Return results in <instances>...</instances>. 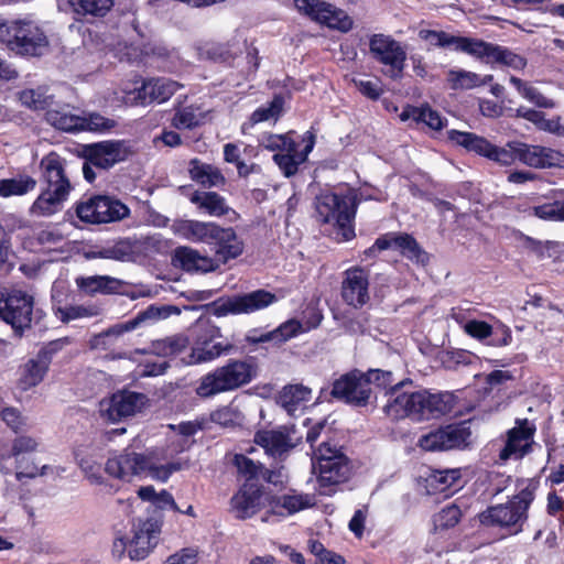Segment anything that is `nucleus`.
<instances>
[{"mask_svg":"<svg viewBox=\"0 0 564 564\" xmlns=\"http://www.w3.org/2000/svg\"><path fill=\"white\" fill-rule=\"evenodd\" d=\"M403 382H397L390 399L383 406L384 413L392 420L411 417L416 421L436 419L449 413L456 403L452 392L430 393L426 390L403 391Z\"/></svg>","mask_w":564,"mask_h":564,"instance_id":"1","label":"nucleus"},{"mask_svg":"<svg viewBox=\"0 0 564 564\" xmlns=\"http://www.w3.org/2000/svg\"><path fill=\"white\" fill-rule=\"evenodd\" d=\"M40 171L45 188L30 207L33 216L48 217L64 207L74 189L66 159L56 152H50L40 161Z\"/></svg>","mask_w":564,"mask_h":564,"instance_id":"2","label":"nucleus"},{"mask_svg":"<svg viewBox=\"0 0 564 564\" xmlns=\"http://www.w3.org/2000/svg\"><path fill=\"white\" fill-rule=\"evenodd\" d=\"M538 481L530 479L527 485L505 503L488 507L479 513L478 519L482 525L496 527L518 534L529 518V509L535 498Z\"/></svg>","mask_w":564,"mask_h":564,"instance_id":"3","label":"nucleus"},{"mask_svg":"<svg viewBox=\"0 0 564 564\" xmlns=\"http://www.w3.org/2000/svg\"><path fill=\"white\" fill-rule=\"evenodd\" d=\"M356 208L355 196L350 193L341 195L325 192L315 198L317 220L334 226L337 242H346L355 237L352 223Z\"/></svg>","mask_w":564,"mask_h":564,"instance_id":"4","label":"nucleus"},{"mask_svg":"<svg viewBox=\"0 0 564 564\" xmlns=\"http://www.w3.org/2000/svg\"><path fill=\"white\" fill-rule=\"evenodd\" d=\"M0 43L22 56H40L48 46L42 28L28 18L0 21Z\"/></svg>","mask_w":564,"mask_h":564,"instance_id":"5","label":"nucleus"},{"mask_svg":"<svg viewBox=\"0 0 564 564\" xmlns=\"http://www.w3.org/2000/svg\"><path fill=\"white\" fill-rule=\"evenodd\" d=\"M253 376L254 369L249 361L231 359L226 365L204 375L197 381L195 393L202 399L213 398L248 384Z\"/></svg>","mask_w":564,"mask_h":564,"instance_id":"6","label":"nucleus"},{"mask_svg":"<svg viewBox=\"0 0 564 564\" xmlns=\"http://www.w3.org/2000/svg\"><path fill=\"white\" fill-rule=\"evenodd\" d=\"M313 468L317 470V481L323 495H330L334 486L347 481L351 475L348 457L326 442L315 451Z\"/></svg>","mask_w":564,"mask_h":564,"instance_id":"7","label":"nucleus"},{"mask_svg":"<svg viewBox=\"0 0 564 564\" xmlns=\"http://www.w3.org/2000/svg\"><path fill=\"white\" fill-rule=\"evenodd\" d=\"M242 249H176L172 258L175 267L188 272H210L229 259L241 254Z\"/></svg>","mask_w":564,"mask_h":564,"instance_id":"8","label":"nucleus"},{"mask_svg":"<svg viewBox=\"0 0 564 564\" xmlns=\"http://www.w3.org/2000/svg\"><path fill=\"white\" fill-rule=\"evenodd\" d=\"M78 218L88 224H108L129 216L130 209L119 199L107 195H94L76 206Z\"/></svg>","mask_w":564,"mask_h":564,"instance_id":"9","label":"nucleus"},{"mask_svg":"<svg viewBox=\"0 0 564 564\" xmlns=\"http://www.w3.org/2000/svg\"><path fill=\"white\" fill-rule=\"evenodd\" d=\"M278 297L264 289H258L243 294L225 296L212 303L213 315L224 317L227 315L251 314L274 304Z\"/></svg>","mask_w":564,"mask_h":564,"instance_id":"10","label":"nucleus"},{"mask_svg":"<svg viewBox=\"0 0 564 564\" xmlns=\"http://www.w3.org/2000/svg\"><path fill=\"white\" fill-rule=\"evenodd\" d=\"M173 232L188 241L229 247L236 240L232 228H221L214 223L198 220H176L172 225Z\"/></svg>","mask_w":564,"mask_h":564,"instance_id":"11","label":"nucleus"},{"mask_svg":"<svg viewBox=\"0 0 564 564\" xmlns=\"http://www.w3.org/2000/svg\"><path fill=\"white\" fill-rule=\"evenodd\" d=\"M196 338L192 347L188 364L198 365L209 362L228 355L234 345L218 340L221 338L220 329L209 323H202L195 327Z\"/></svg>","mask_w":564,"mask_h":564,"instance_id":"12","label":"nucleus"},{"mask_svg":"<svg viewBox=\"0 0 564 564\" xmlns=\"http://www.w3.org/2000/svg\"><path fill=\"white\" fill-rule=\"evenodd\" d=\"M33 304V297L22 291L0 292V318L21 336L31 326Z\"/></svg>","mask_w":564,"mask_h":564,"instance_id":"13","label":"nucleus"},{"mask_svg":"<svg viewBox=\"0 0 564 564\" xmlns=\"http://www.w3.org/2000/svg\"><path fill=\"white\" fill-rule=\"evenodd\" d=\"M369 52L373 59L388 67L387 75L399 78L404 69L406 52L392 36L377 33L369 37Z\"/></svg>","mask_w":564,"mask_h":564,"instance_id":"14","label":"nucleus"},{"mask_svg":"<svg viewBox=\"0 0 564 564\" xmlns=\"http://www.w3.org/2000/svg\"><path fill=\"white\" fill-rule=\"evenodd\" d=\"M148 401V397L143 393L121 390L115 392L110 398L101 400L99 412L101 417L115 423L141 412Z\"/></svg>","mask_w":564,"mask_h":564,"instance_id":"15","label":"nucleus"},{"mask_svg":"<svg viewBox=\"0 0 564 564\" xmlns=\"http://www.w3.org/2000/svg\"><path fill=\"white\" fill-rule=\"evenodd\" d=\"M294 6L301 13L330 29L348 32L352 28V19L330 3L319 0H294Z\"/></svg>","mask_w":564,"mask_h":564,"instance_id":"16","label":"nucleus"},{"mask_svg":"<svg viewBox=\"0 0 564 564\" xmlns=\"http://www.w3.org/2000/svg\"><path fill=\"white\" fill-rule=\"evenodd\" d=\"M471 436L467 422L451 424L433 431L420 438V446L425 451H448L463 448L469 444Z\"/></svg>","mask_w":564,"mask_h":564,"instance_id":"17","label":"nucleus"},{"mask_svg":"<svg viewBox=\"0 0 564 564\" xmlns=\"http://www.w3.org/2000/svg\"><path fill=\"white\" fill-rule=\"evenodd\" d=\"M330 394L345 403L365 406L371 397V388L364 379V372L352 370L334 381Z\"/></svg>","mask_w":564,"mask_h":564,"instance_id":"18","label":"nucleus"},{"mask_svg":"<svg viewBox=\"0 0 564 564\" xmlns=\"http://www.w3.org/2000/svg\"><path fill=\"white\" fill-rule=\"evenodd\" d=\"M108 475L123 481H131L133 477L149 474L151 476V460L148 456L131 448L108 458L105 467Z\"/></svg>","mask_w":564,"mask_h":564,"instance_id":"19","label":"nucleus"},{"mask_svg":"<svg viewBox=\"0 0 564 564\" xmlns=\"http://www.w3.org/2000/svg\"><path fill=\"white\" fill-rule=\"evenodd\" d=\"M161 528V523L152 518L133 523V535L129 539V558L131 561H142L152 553L159 543Z\"/></svg>","mask_w":564,"mask_h":564,"instance_id":"20","label":"nucleus"},{"mask_svg":"<svg viewBox=\"0 0 564 564\" xmlns=\"http://www.w3.org/2000/svg\"><path fill=\"white\" fill-rule=\"evenodd\" d=\"M132 152V147L126 140L101 141L88 145L85 150L86 160L102 170L127 160Z\"/></svg>","mask_w":564,"mask_h":564,"instance_id":"21","label":"nucleus"},{"mask_svg":"<svg viewBox=\"0 0 564 564\" xmlns=\"http://www.w3.org/2000/svg\"><path fill=\"white\" fill-rule=\"evenodd\" d=\"M473 57L487 64H500L514 70H522L527 59L507 47L476 39Z\"/></svg>","mask_w":564,"mask_h":564,"instance_id":"22","label":"nucleus"},{"mask_svg":"<svg viewBox=\"0 0 564 564\" xmlns=\"http://www.w3.org/2000/svg\"><path fill=\"white\" fill-rule=\"evenodd\" d=\"M368 289V274L364 269L351 268L345 271L341 282V299L346 304L355 308L362 307L370 299Z\"/></svg>","mask_w":564,"mask_h":564,"instance_id":"23","label":"nucleus"},{"mask_svg":"<svg viewBox=\"0 0 564 564\" xmlns=\"http://www.w3.org/2000/svg\"><path fill=\"white\" fill-rule=\"evenodd\" d=\"M518 161L534 169L562 167L564 154L546 147L519 143Z\"/></svg>","mask_w":564,"mask_h":564,"instance_id":"24","label":"nucleus"},{"mask_svg":"<svg viewBox=\"0 0 564 564\" xmlns=\"http://www.w3.org/2000/svg\"><path fill=\"white\" fill-rule=\"evenodd\" d=\"M292 433L294 431L288 426L258 431L254 434V443L263 447L270 456L281 457L295 446Z\"/></svg>","mask_w":564,"mask_h":564,"instance_id":"25","label":"nucleus"},{"mask_svg":"<svg viewBox=\"0 0 564 564\" xmlns=\"http://www.w3.org/2000/svg\"><path fill=\"white\" fill-rule=\"evenodd\" d=\"M305 144L302 151L297 150V143L294 144V151L275 153L273 161L279 166L284 176L290 177L296 174L299 166L303 164L315 145V135L311 131H306L302 137Z\"/></svg>","mask_w":564,"mask_h":564,"instance_id":"26","label":"nucleus"},{"mask_svg":"<svg viewBox=\"0 0 564 564\" xmlns=\"http://www.w3.org/2000/svg\"><path fill=\"white\" fill-rule=\"evenodd\" d=\"M321 321H322V315L318 313H315L314 317H313V322L307 327V329L317 327L319 325ZM304 330H306V328H303L302 324L299 321L289 319L285 323L281 324L278 328H275L272 332H268L260 336L248 335L246 339H247V341H249L251 344L273 341L275 345H280Z\"/></svg>","mask_w":564,"mask_h":564,"instance_id":"27","label":"nucleus"},{"mask_svg":"<svg viewBox=\"0 0 564 564\" xmlns=\"http://www.w3.org/2000/svg\"><path fill=\"white\" fill-rule=\"evenodd\" d=\"M533 432L534 429L529 425L527 420L510 430L506 445L499 454L500 459L521 458L530 447Z\"/></svg>","mask_w":564,"mask_h":564,"instance_id":"28","label":"nucleus"},{"mask_svg":"<svg viewBox=\"0 0 564 564\" xmlns=\"http://www.w3.org/2000/svg\"><path fill=\"white\" fill-rule=\"evenodd\" d=\"M261 496L257 486L245 484L230 500L236 518L247 519L254 516L260 509Z\"/></svg>","mask_w":564,"mask_h":564,"instance_id":"29","label":"nucleus"},{"mask_svg":"<svg viewBox=\"0 0 564 564\" xmlns=\"http://www.w3.org/2000/svg\"><path fill=\"white\" fill-rule=\"evenodd\" d=\"M189 200L197 206L198 209L204 210L209 216L221 217L230 215L231 221L237 220L239 215L230 208L225 197L216 192H195Z\"/></svg>","mask_w":564,"mask_h":564,"instance_id":"30","label":"nucleus"},{"mask_svg":"<svg viewBox=\"0 0 564 564\" xmlns=\"http://www.w3.org/2000/svg\"><path fill=\"white\" fill-rule=\"evenodd\" d=\"M419 36L431 45L440 47H453L455 51L466 53L471 56L476 39L466 36H455L444 31L421 30Z\"/></svg>","mask_w":564,"mask_h":564,"instance_id":"31","label":"nucleus"},{"mask_svg":"<svg viewBox=\"0 0 564 564\" xmlns=\"http://www.w3.org/2000/svg\"><path fill=\"white\" fill-rule=\"evenodd\" d=\"M55 346L56 345L52 343L48 347L41 349L35 359H31L25 364L24 375L22 377V382L25 388L35 387L43 380L48 370Z\"/></svg>","mask_w":564,"mask_h":564,"instance_id":"32","label":"nucleus"},{"mask_svg":"<svg viewBox=\"0 0 564 564\" xmlns=\"http://www.w3.org/2000/svg\"><path fill=\"white\" fill-rule=\"evenodd\" d=\"M77 289L88 296L96 294H115L121 289L122 282L109 275L78 276L75 279Z\"/></svg>","mask_w":564,"mask_h":564,"instance_id":"33","label":"nucleus"},{"mask_svg":"<svg viewBox=\"0 0 564 564\" xmlns=\"http://www.w3.org/2000/svg\"><path fill=\"white\" fill-rule=\"evenodd\" d=\"M52 310L54 315L64 324L76 319L90 318L99 314L97 305H63L54 294L52 295Z\"/></svg>","mask_w":564,"mask_h":564,"instance_id":"34","label":"nucleus"},{"mask_svg":"<svg viewBox=\"0 0 564 564\" xmlns=\"http://www.w3.org/2000/svg\"><path fill=\"white\" fill-rule=\"evenodd\" d=\"M447 83L449 87L454 90H467L473 89L476 87L485 86L492 82L494 76L492 75H485L481 76L477 73L462 69V68H454L449 69L447 72L446 76Z\"/></svg>","mask_w":564,"mask_h":564,"instance_id":"35","label":"nucleus"},{"mask_svg":"<svg viewBox=\"0 0 564 564\" xmlns=\"http://www.w3.org/2000/svg\"><path fill=\"white\" fill-rule=\"evenodd\" d=\"M311 389L301 383L289 384L283 387L279 392L276 402L289 414H293L302 404L311 399Z\"/></svg>","mask_w":564,"mask_h":564,"instance_id":"36","label":"nucleus"},{"mask_svg":"<svg viewBox=\"0 0 564 564\" xmlns=\"http://www.w3.org/2000/svg\"><path fill=\"white\" fill-rule=\"evenodd\" d=\"M401 121L412 120L415 123H424L433 130H441L445 124V119L429 106L405 107L400 113Z\"/></svg>","mask_w":564,"mask_h":564,"instance_id":"37","label":"nucleus"},{"mask_svg":"<svg viewBox=\"0 0 564 564\" xmlns=\"http://www.w3.org/2000/svg\"><path fill=\"white\" fill-rule=\"evenodd\" d=\"M147 105L169 100L181 87L177 82L170 78H150L144 80Z\"/></svg>","mask_w":564,"mask_h":564,"instance_id":"38","label":"nucleus"},{"mask_svg":"<svg viewBox=\"0 0 564 564\" xmlns=\"http://www.w3.org/2000/svg\"><path fill=\"white\" fill-rule=\"evenodd\" d=\"M191 178L204 187H219L226 182L220 170L214 165L193 160L189 167Z\"/></svg>","mask_w":564,"mask_h":564,"instance_id":"39","label":"nucleus"},{"mask_svg":"<svg viewBox=\"0 0 564 564\" xmlns=\"http://www.w3.org/2000/svg\"><path fill=\"white\" fill-rule=\"evenodd\" d=\"M313 505V498L302 494L282 495L272 500L273 512L280 516H291Z\"/></svg>","mask_w":564,"mask_h":564,"instance_id":"40","label":"nucleus"},{"mask_svg":"<svg viewBox=\"0 0 564 564\" xmlns=\"http://www.w3.org/2000/svg\"><path fill=\"white\" fill-rule=\"evenodd\" d=\"M448 139L455 144L465 148L467 151L475 152L476 154L485 158L488 156V153L491 150V143L487 139L473 132L449 130Z\"/></svg>","mask_w":564,"mask_h":564,"instance_id":"41","label":"nucleus"},{"mask_svg":"<svg viewBox=\"0 0 564 564\" xmlns=\"http://www.w3.org/2000/svg\"><path fill=\"white\" fill-rule=\"evenodd\" d=\"M509 80L517 89L519 95L530 104H533L535 107L552 109L556 106V102L553 99L544 96L531 83L522 80L516 76H511Z\"/></svg>","mask_w":564,"mask_h":564,"instance_id":"42","label":"nucleus"},{"mask_svg":"<svg viewBox=\"0 0 564 564\" xmlns=\"http://www.w3.org/2000/svg\"><path fill=\"white\" fill-rule=\"evenodd\" d=\"M284 100L281 96H275L269 104L257 108L250 116L249 121L241 127L242 133L254 124L265 121H276L283 111Z\"/></svg>","mask_w":564,"mask_h":564,"instance_id":"43","label":"nucleus"},{"mask_svg":"<svg viewBox=\"0 0 564 564\" xmlns=\"http://www.w3.org/2000/svg\"><path fill=\"white\" fill-rule=\"evenodd\" d=\"M86 259L104 258L121 262L142 263L145 256L142 249H99L98 251L88 250L84 252Z\"/></svg>","mask_w":564,"mask_h":564,"instance_id":"44","label":"nucleus"},{"mask_svg":"<svg viewBox=\"0 0 564 564\" xmlns=\"http://www.w3.org/2000/svg\"><path fill=\"white\" fill-rule=\"evenodd\" d=\"M144 80L135 79L122 84L116 91L117 99L127 106L147 105Z\"/></svg>","mask_w":564,"mask_h":564,"instance_id":"45","label":"nucleus"},{"mask_svg":"<svg viewBox=\"0 0 564 564\" xmlns=\"http://www.w3.org/2000/svg\"><path fill=\"white\" fill-rule=\"evenodd\" d=\"M77 14L104 17L113 6V0H68Z\"/></svg>","mask_w":564,"mask_h":564,"instance_id":"46","label":"nucleus"},{"mask_svg":"<svg viewBox=\"0 0 564 564\" xmlns=\"http://www.w3.org/2000/svg\"><path fill=\"white\" fill-rule=\"evenodd\" d=\"M150 316L149 311L140 312L135 317L132 319H129L124 323L117 324L110 328H108L106 332L97 335L95 337V344L100 345L105 344V339L108 337H118L122 335L123 333L131 332L139 327L145 319H148Z\"/></svg>","mask_w":564,"mask_h":564,"instance_id":"47","label":"nucleus"},{"mask_svg":"<svg viewBox=\"0 0 564 564\" xmlns=\"http://www.w3.org/2000/svg\"><path fill=\"white\" fill-rule=\"evenodd\" d=\"M188 345L186 336L177 334L164 339L155 340L152 344V350L159 356H172L181 352Z\"/></svg>","mask_w":564,"mask_h":564,"instance_id":"48","label":"nucleus"},{"mask_svg":"<svg viewBox=\"0 0 564 564\" xmlns=\"http://www.w3.org/2000/svg\"><path fill=\"white\" fill-rule=\"evenodd\" d=\"M204 120V113L199 108L193 106L183 107L176 110L172 124L176 129H192Z\"/></svg>","mask_w":564,"mask_h":564,"instance_id":"49","label":"nucleus"},{"mask_svg":"<svg viewBox=\"0 0 564 564\" xmlns=\"http://www.w3.org/2000/svg\"><path fill=\"white\" fill-rule=\"evenodd\" d=\"M47 121L55 128L68 132L82 130L84 122L82 117L65 111H48Z\"/></svg>","mask_w":564,"mask_h":564,"instance_id":"50","label":"nucleus"},{"mask_svg":"<svg viewBox=\"0 0 564 564\" xmlns=\"http://www.w3.org/2000/svg\"><path fill=\"white\" fill-rule=\"evenodd\" d=\"M8 196H23L33 192L36 187V180L28 174H19L12 178H4Z\"/></svg>","mask_w":564,"mask_h":564,"instance_id":"51","label":"nucleus"},{"mask_svg":"<svg viewBox=\"0 0 564 564\" xmlns=\"http://www.w3.org/2000/svg\"><path fill=\"white\" fill-rule=\"evenodd\" d=\"M296 142L290 138V134H264L260 139V145L269 151L276 153L294 151Z\"/></svg>","mask_w":564,"mask_h":564,"instance_id":"52","label":"nucleus"},{"mask_svg":"<svg viewBox=\"0 0 564 564\" xmlns=\"http://www.w3.org/2000/svg\"><path fill=\"white\" fill-rule=\"evenodd\" d=\"M462 518L460 508L451 503L445 506L434 517V525L436 529L446 530L455 527Z\"/></svg>","mask_w":564,"mask_h":564,"instance_id":"53","label":"nucleus"},{"mask_svg":"<svg viewBox=\"0 0 564 564\" xmlns=\"http://www.w3.org/2000/svg\"><path fill=\"white\" fill-rule=\"evenodd\" d=\"M372 247H417V243L406 232H388L379 237Z\"/></svg>","mask_w":564,"mask_h":564,"instance_id":"54","label":"nucleus"},{"mask_svg":"<svg viewBox=\"0 0 564 564\" xmlns=\"http://www.w3.org/2000/svg\"><path fill=\"white\" fill-rule=\"evenodd\" d=\"M364 379L367 380L368 387H370L371 383L383 389L389 387L390 389L386 393L388 400L390 399L392 388L397 384H393V373L389 370L369 369L367 372H364Z\"/></svg>","mask_w":564,"mask_h":564,"instance_id":"55","label":"nucleus"},{"mask_svg":"<svg viewBox=\"0 0 564 564\" xmlns=\"http://www.w3.org/2000/svg\"><path fill=\"white\" fill-rule=\"evenodd\" d=\"M21 104L33 110H42L48 106L50 97L42 89H25L19 94Z\"/></svg>","mask_w":564,"mask_h":564,"instance_id":"56","label":"nucleus"},{"mask_svg":"<svg viewBox=\"0 0 564 564\" xmlns=\"http://www.w3.org/2000/svg\"><path fill=\"white\" fill-rule=\"evenodd\" d=\"M83 118L82 130H89L94 132H108L116 127V121L106 118L99 113H90Z\"/></svg>","mask_w":564,"mask_h":564,"instance_id":"57","label":"nucleus"},{"mask_svg":"<svg viewBox=\"0 0 564 564\" xmlns=\"http://www.w3.org/2000/svg\"><path fill=\"white\" fill-rule=\"evenodd\" d=\"M460 478L459 469L436 470L431 476V484L441 491L453 488Z\"/></svg>","mask_w":564,"mask_h":564,"instance_id":"58","label":"nucleus"},{"mask_svg":"<svg viewBox=\"0 0 564 564\" xmlns=\"http://www.w3.org/2000/svg\"><path fill=\"white\" fill-rule=\"evenodd\" d=\"M518 144H509L508 148H498L491 144L487 158L502 165H511L518 160Z\"/></svg>","mask_w":564,"mask_h":564,"instance_id":"59","label":"nucleus"},{"mask_svg":"<svg viewBox=\"0 0 564 564\" xmlns=\"http://www.w3.org/2000/svg\"><path fill=\"white\" fill-rule=\"evenodd\" d=\"M212 422L228 427L238 424L241 420L240 412L232 406H223L212 412Z\"/></svg>","mask_w":564,"mask_h":564,"instance_id":"60","label":"nucleus"},{"mask_svg":"<svg viewBox=\"0 0 564 564\" xmlns=\"http://www.w3.org/2000/svg\"><path fill=\"white\" fill-rule=\"evenodd\" d=\"M0 416L2 421L15 433L23 431L26 426V420L21 412L13 406L2 409Z\"/></svg>","mask_w":564,"mask_h":564,"instance_id":"61","label":"nucleus"},{"mask_svg":"<svg viewBox=\"0 0 564 564\" xmlns=\"http://www.w3.org/2000/svg\"><path fill=\"white\" fill-rule=\"evenodd\" d=\"M234 462L238 471L248 479L257 478L263 468L261 464L254 463L252 459L241 454L236 455Z\"/></svg>","mask_w":564,"mask_h":564,"instance_id":"62","label":"nucleus"},{"mask_svg":"<svg viewBox=\"0 0 564 564\" xmlns=\"http://www.w3.org/2000/svg\"><path fill=\"white\" fill-rule=\"evenodd\" d=\"M533 215L544 220H562L561 217V202L546 203L543 205L534 206L532 208Z\"/></svg>","mask_w":564,"mask_h":564,"instance_id":"63","label":"nucleus"},{"mask_svg":"<svg viewBox=\"0 0 564 564\" xmlns=\"http://www.w3.org/2000/svg\"><path fill=\"white\" fill-rule=\"evenodd\" d=\"M533 124L542 131H546L558 135L564 134V127L561 124V117L558 116L547 119L544 112L539 111L536 121H534Z\"/></svg>","mask_w":564,"mask_h":564,"instance_id":"64","label":"nucleus"}]
</instances>
